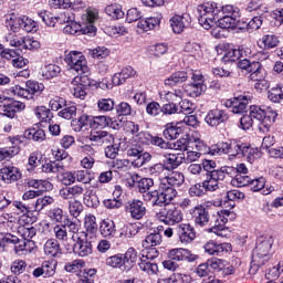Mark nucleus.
I'll return each instance as SVG.
<instances>
[{
  "label": "nucleus",
  "mask_w": 283,
  "mask_h": 283,
  "mask_svg": "<svg viewBox=\"0 0 283 283\" xmlns=\"http://www.w3.org/2000/svg\"><path fill=\"white\" fill-rule=\"evenodd\" d=\"M277 118L275 111H264L260 106H251L249 115H243L240 119L241 129H251L258 125L260 132H269Z\"/></svg>",
  "instance_id": "obj_1"
},
{
  "label": "nucleus",
  "mask_w": 283,
  "mask_h": 283,
  "mask_svg": "<svg viewBox=\"0 0 283 283\" xmlns=\"http://www.w3.org/2000/svg\"><path fill=\"white\" fill-rule=\"evenodd\" d=\"M216 206L211 207L209 203L199 205L190 209V216L195 220L197 227H213L216 218H213Z\"/></svg>",
  "instance_id": "obj_2"
},
{
  "label": "nucleus",
  "mask_w": 283,
  "mask_h": 283,
  "mask_svg": "<svg viewBox=\"0 0 283 283\" xmlns=\"http://www.w3.org/2000/svg\"><path fill=\"white\" fill-rule=\"evenodd\" d=\"M197 17L199 24L205 28V30L213 28L218 19V4L209 2L199 4L197 7Z\"/></svg>",
  "instance_id": "obj_3"
},
{
  "label": "nucleus",
  "mask_w": 283,
  "mask_h": 283,
  "mask_svg": "<svg viewBox=\"0 0 283 283\" xmlns=\"http://www.w3.org/2000/svg\"><path fill=\"white\" fill-rule=\"evenodd\" d=\"M242 145L243 143L238 140L221 142L208 148V154H210L211 156H216V154L222 156L223 154H226L228 156H231L232 158H240Z\"/></svg>",
  "instance_id": "obj_4"
},
{
  "label": "nucleus",
  "mask_w": 283,
  "mask_h": 283,
  "mask_svg": "<svg viewBox=\"0 0 283 283\" xmlns=\"http://www.w3.org/2000/svg\"><path fill=\"white\" fill-rule=\"evenodd\" d=\"M7 28H10L12 32H19V30H23L24 32H36L39 30V25L36 22L29 17H17L14 14H10L7 18Z\"/></svg>",
  "instance_id": "obj_5"
},
{
  "label": "nucleus",
  "mask_w": 283,
  "mask_h": 283,
  "mask_svg": "<svg viewBox=\"0 0 283 283\" xmlns=\"http://www.w3.org/2000/svg\"><path fill=\"white\" fill-rule=\"evenodd\" d=\"M70 70H73L78 76H90V66H87V60L78 51H72L65 59Z\"/></svg>",
  "instance_id": "obj_6"
},
{
  "label": "nucleus",
  "mask_w": 283,
  "mask_h": 283,
  "mask_svg": "<svg viewBox=\"0 0 283 283\" xmlns=\"http://www.w3.org/2000/svg\"><path fill=\"white\" fill-rule=\"evenodd\" d=\"M201 167L206 171V180H210L216 185H220V182L227 178V167L216 169L217 164L214 160L203 159Z\"/></svg>",
  "instance_id": "obj_7"
},
{
  "label": "nucleus",
  "mask_w": 283,
  "mask_h": 283,
  "mask_svg": "<svg viewBox=\"0 0 283 283\" xmlns=\"http://www.w3.org/2000/svg\"><path fill=\"white\" fill-rule=\"evenodd\" d=\"M273 247V237H259L256 239V247L253 250L252 260L256 262L259 266L264 264V261H260L261 258H266L269 251Z\"/></svg>",
  "instance_id": "obj_8"
},
{
  "label": "nucleus",
  "mask_w": 283,
  "mask_h": 283,
  "mask_svg": "<svg viewBox=\"0 0 283 283\" xmlns=\"http://www.w3.org/2000/svg\"><path fill=\"white\" fill-rule=\"evenodd\" d=\"M253 101V94L243 93L237 97H232L226 102V107L232 109V114H244L249 103Z\"/></svg>",
  "instance_id": "obj_9"
},
{
  "label": "nucleus",
  "mask_w": 283,
  "mask_h": 283,
  "mask_svg": "<svg viewBox=\"0 0 283 283\" xmlns=\"http://www.w3.org/2000/svg\"><path fill=\"white\" fill-rule=\"evenodd\" d=\"M187 250L186 249H174L168 253V259L163 261V266L167 271H178V262H185L187 260Z\"/></svg>",
  "instance_id": "obj_10"
},
{
  "label": "nucleus",
  "mask_w": 283,
  "mask_h": 283,
  "mask_svg": "<svg viewBox=\"0 0 283 283\" xmlns=\"http://www.w3.org/2000/svg\"><path fill=\"white\" fill-rule=\"evenodd\" d=\"M218 189H220V185L205 178L202 182L195 184L189 188V196H191V198H202V196L218 191Z\"/></svg>",
  "instance_id": "obj_11"
},
{
  "label": "nucleus",
  "mask_w": 283,
  "mask_h": 283,
  "mask_svg": "<svg viewBox=\"0 0 283 283\" xmlns=\"http://www.w3.org/2000/svg\"><path fill=\"white\" fill-rule=\"evenodd\" d=\"M45 90V86L43 83L34 82V81H28L27 82V88H23L19 85L13 87V94L17 96H22V98H33L34 94L39 95L41 92Z\"/></svg>",
  "instance_id": "obj_12"
},
{
  "label": "nucleus",
  "mask_w": 283,
  "mask_h": 283,
  "mask_svg": "<svg viewBox=\"0 0 283 283\" xmlns=\"http://www.w3.org/2000/svg\"><path fill=\"white\" fill-rule=\"evenodd\" d=\"M157 220L165 222V224H178L182 222V211L176 207H171L168 210L163 208L156 213Z\"/></svg>",
  "instance_id": "obj_13"
},
{
  "label": "nucleus",
  "mask_w": 283,
  "mask_h": 283,
  "mask_svg": "<svg viewBox=\"0 0 283 283\" xmlns=\"http://www.w3.org/2000/svg\"><path fill=\"white\" fill-rule=\"evenodd\" d=\"M126 212L129 213L133 220H143L147 213V208L142 200L133 199L126 202Z\"/></svg>",
  "instance_id": "obj_14"
},
{
  "label": "nucleus",
  "mask_w": 283,
  "mask_h": 283,
  "mask_svg": "<svg viewBox=\"0 0 283 283\" xmlns=\"http://www.w3.org/2000/svg\"><path fill=\"white\" fill-rule=\"evenodd\" d=\"M229 216H231V211L223 210L218 212L214 210V222L212 227L209 229L210 233H216L217 235H222V231H224L227 222H229Z\"/></svg>",
  "instance_id": "obj_15"
},
{
  "label": "nucleus",
  "mask_w": 283,
  "mask_h": 283,
  "mask_svg": "<svg viewBox=\"0 0 283 283\" xmlns=\"http://www.w3.org/2000/svg\"><path fill=\"white\" fill-rule=\"evenodd\" d=\"M126 154L129 158H137V167H143V165L151 160V154L145 151L140 145H132Z\"/></svg>",
  "instance_id": "obj_16"
},
{
  "label": "nucleus",
  "mask_w": 283,
  "mask_h": 283,
  "mask_svg": "<svg viewBox=\"0 0 283 283\" xmlns=\"http://www.w3.org/2000/svg\"><path fill=\"white\" fill-rule=\"evenodd\" d=\"M72 240L76 241L73 245V253L80 258H87L92 255V242L87 239H82L81 237L73 234Z\"/></svg>",
  "instance_id": "obj_17"
},
{
  "label": "nucleus",
  "mask_w": 283,
  "mask_h": 283,
  "mask_svg": "<svg viewBox=\"0 0 283 283\" xmlns=\"http://www.w3.org/2000/svg\"><path fill=\"white\" fill-rule=\"evenodd\" d=\"M175 232L184 244H189L196 240V230L189 223L177 226Z\"/></svg>",
  "instance_id": "obj_18"
},
{
  "label": "nucleus",
  "mask_w": 283,
  "mask_h": 283,
  "mask_svg": "<svg viewBox=\"0 0 283 283\" xmlns=\"http://www.w3.org/2000/svg\"><path fill=\"white\" fill-rule=\"evenodd\" d=\"M170 25L175 34H182L185 29L191 28V15L189 13L175 15L170 19Z\"/></svg>",
  "instance_id": "obj_19"
},
{
  "label": "nucleus",
  "mask_w": 283,
  "mask_h": 283,
  "mask_svg": "<svg viewBox=\"0 0 283 283\" xmlns=\"http://www.w3.org/2000/svg\"><path fill=\"white\" fill-rule=\"evenodd\" d=\"M229 120V114H227L226 111L214 108L208 112L205 122L207 125H210V127H218L220 123H227Z\"/></svg>",
  "instance_id": "obj_20"
},
{
  "label": "nucleus",
  "mask_w": 283,
  "mask_h": 283,
  "mask_svg": "<svg viewBox=\"0 0 283 283\" xmlns=\"http://www.w3.org/2000/svg\"><path fill=\"white\" fill-rule=\"evenodd\" d=\"M84 193L85 187L81 185L66 186L59 191V196L62 200H74L81 198Z\"/></svg>",
  "instance_id": "obj_21"
},
{
  "label": "nucleus",
  "mask_w": 283,
  "mask_h": 283,
  "mask_svg": "<svg viewBox=\"0 0 283 283\" xmlns=\"http://www.w3.org/2000/svg\"><path fill=\"white\" fill-rule=\"evenodd\" d=\"M159 193H160V200L161 205H169L171 200L178 196V191L174 186H170L169 184H166L165 181L161 180L159 185Z\"/></svg>",
  "instance_id": "obj_22"
},
{
  "label": "nucleus",
  "mask_w": 283,
  "mask_h": 283,
  "mask_svg": "<svg viewBox=\"0 0 283 283\" xmlns=\"http://www.w3.org/2000/svg\"><path fill=\"white\" fill-rule=\"evenodd\" d=\"M139 139L144 145H155V147H159V149H167L169 147V142H165L163 137L153 136L148 132L140 133Z\"/></svg>",
  "instance_id": "obj_23"
},
{
  "label": "nucleus",
  "mask_w": 283,
  "mask_h": 283,
  "mask_svg": "<svg viewBox=\"0 0 283 283\" xmlns=\"http://www.w3.org/2000/svg\"><path fill=\"white\" fill-rule=\"evenodd\" d=\"M214 25H218L222 30H242L244 28L240 25V20L224 15H218Z\"/></svg>",
  "instance_id": "obj_24"
},
{
  "label": "nucleus",
  "mask_w": 283,
  "mask_h": 283,
  "mask_svg": "<svg viewBox=\"0 0 283 283\" xmlns=\"http://www.w3.org/2000/svg\"><path fill=\"white\" fill-rule=\"evenodd\" d=\"M0 177L3 182L9 185L10 182H17V180H20L21 171L14 166H6L0 169Z\"/></svg>",
  "instance_id": "obj_25"
},
{
  "label": "nucleus",
  "mask_w": 283,
  "mask_h": 283,
  "mask_svg": "<svg viewBox=\"0 0 283 283\" xmlns=\"http://www.w3.org/2000/svg\"><path fill=\"white\" fill-rule=\"evenodd\" d=\"M134 76H136V70L132 66H125L120 72L113 75L112 81L114 85H123L128 78H134Z\"/></svg>",
  "instance_id": "obj_26"
},
{
  "label": "nucleus",
  "mask_w": 283,
  "mask_h": 283,
  "mask_svg": "<svg viewBox=\"0 0 283 283\" xmlns=\"http://www.w3.org/2000/svg\"><path fill=\"white\" fill-rule=\"evenodd\" d=\"M90 140L95 145H111L114 143V135L105 130H95L91 133Z\"/></svg>",
  "instance_id": "obj_27"
},
{
  "label": "nucleus",
  "mask_w": 283,
  "mask_h": 283,
  "mask_svg": "<svg viewBox=\"0 0 283 283\" xmlns=\"http://www.w3.org/2000/svg\"><path fill=\"white\" fill-rule=\"evenodd\" d=\"M189 74H191L189 73V70L177 71L165 80V85H167L168 87H175V85H180V83H185L187 78H189Z\"/></svg>",
  "instance_id": "obj_28"
},
{
  "label": "nucleus",
  "mask_w": 283,
  "mask_h": 283,
  "mask_svg": "<svg viewBox=\"0 0 283 283\" xmlns=\"http://www.w3.org/2000/svg\"><path fill=\"white\" fill-rule=\"evenodd\" d=\"M258 45L262 50H273L280 45V38L273 33L265 34L258 41Z\"/></svg>",
  "instance_id": "obj_29"
},
{
  "label": "nucleus",
  "mask_w": 283,
  "mask_h": 283,
  "mask_svg": "<svg viewBox=\"0 0 283 283\" xmlns=\"http://www.w3.org/2000/svg\"><path fill=\"white\" fill-rule=\"evenodd\" d=\"M266 185V179L264 177H260L256 179H251L250 181V189L251 191H262L263 196H269V193H272L275 191V188L273 186H270L269 188H264Z\"/></svg>",
  "instance_id": "obj_30"
},
{
  "label": "nucleus",
  "mask_w": 283,
  "mask_h": 283,
  "mask_svg": "<svg viewBox=\"0 0 283 283\" xmlns=\"http://www.w3.org/2000/svg\"><path fill=\"white\" fill-rule=\"evenodd\" d=\"M99 233L102 238H114L116 235V223L112 219H104L99 223Z\"/></svg>",
  "instance_id": "obj_31"
},
{
  "label": "nucleus",
  "mask_w": 283,
  "mask_h": 283,
  "mask_svg": "<svg viewBox=\"0 0 283 283\" xmlns=\"http://www.w3.org/2000/svg\"><path fill=\"white\" fill-rule=\"evenodd\" d=\"M44 253L45 255H48L49 258H59V255H61V244L59 243V241L56 239H49L45 243H44Z\"/></svg>",
  "instance_id": "obj_32"
},
{
  "label": "nucleus",
  "mask_w": 283,
  "mask_h": 283,
  "mask_svg": "<svg viewBox=\"0 0 283 283\" xmlns=\"http://www.w3.org/2000/svg\"><path fill=\"white\" fill-rule=\"evenodd\" d=\"M239 158H247L248 163L253 164V161L260 158V149L251 147L243 143V145L241 146V154L239 155Z\"/></svg>",
  "instance_id": "obj_33"
},
{
  "label": "nucleus",
  "mask_w": 283,
  "mask_h": 283,
  "mask_svg": "<svg viewBox=\"0 0 283 283\" xmlns=\"http://www.w3.org/2000/svg\"><path fill=\"white\" fill-rule=\"evenodd\" d=\"M228 243H217L216 241H208L203 245V249L209 255H220V253H224V251H228Z\"/></svg>",
  "instance_id": "obj_34"
},
{
  "label": "nucleus",
  "mask_w": 283,
  "mask_h": 283,
  "mask_svg": "<svg viewBox=\"0 0 283 283\" xmlns=\"http://www.w3.org/2000/svg\"><path fill=\"white\" fill-rule=\"evenodd\" d=\"M78 78L80 81V85H77L74 88V96L75 98H81L82 101L85 98V96H87V92H85V87H90V85H92V82H90V77H87V75H82L80 77H75Z\"/></svg>",
  "instance_id": "obj_35"
},
{
  "label": "nucleus",
  "mask_w": 283,
  "mask_h": 283,
  "mask_svg": "<svg viewBox=\"0 0 283 283\" xmlns=\"http://www.w3.org/2000/svg\"><path fill=\"white\" fill-rule=\"evenodd\" d=\"M106 265L112 266V269H120V271H129L132 265H125L123 254H115L106 259Z\"/></svg>",
  "instance_id": "obj_36"
},
{
  "label": "nucleus",
  "mask_w": 283,
  "mask_h": 283,
  "mask_svg": "<svg viewBox=\"0 0 283 283\" xmlns=\"http://www.w3.org/2000/svg\"><path fill=\"white\" fill-rule=\"evenodd\" d=\"M184 160L182 155H168L166 159L163 161L164 167L166 168V171L171 172L174 169H178L180 167L181 163Z\"/></svg>",
  "instance_id": "obj_37"
},
{
  "label": "nucleus",
  "mask_w": 283,
  "mask_h": 283,
  "mask_svg": "<svg viewBox=\"0 0 283 283\" xmlns=\"http://www.w3.org/2000/svg\"><path fill=\"white\" fill-rule=\"evenodd\" d=\"M248 73L250 74L251 81H264V70L260 62H250Z\"/></svg>",
  "instance_id": "obj_38"
},
{
  "label": "nucleus",
  "mask_w": 283,
  "mask_h": 283,
  "mask_svg": "<svg viewBox=\"0 0 283 283\" xmlns=\"http://www.w3.org/2000/svg\"><path fill=\"white\" fill-rule=\"evenodd\" d=\"M218 17H229L230 19H235L240 21V9L231 4L223 6L218 8Z\"/></svg>",
  "instance_id": "obj_39"
},
{
  "label": "nucleus",
  "mask_w": 283,
  "mask_h": 283,
  "mask_svg": "<svg viewBox=\"0 0 283 283\" xmlns=\"http://www.w3.org/2000/svg\"><path fill=\"white\" fill-rule=\"evenodd\" d=\"M163 134H164V138H166V140H176V138H178V136H180V134H182V128L178 127L174 123H168L165 125V129H164Z\"/></svg>",
  "instance_id": "obj_40"
},
{
  "label": "nucleus",
  "mask_w": 283,
  "mask_h": 283,
  "mask_svg": "<svg viewBox=\"0 0 283 283\" xmlns=\"http://www.w3.org/2000/svg\"><path fill=\"white\" fill-rule=\"evenodd\" d=\"M161 181L170 185V187H180L185 185V175L180 171H172L170 175H166V178Z\"/></svg>",
  "instance_id": "obj_41"
},
{
  "label": "nucleus",
  "mask_w": 283,
  "mask_h": 283,
  "mask_svg": "<svg viewBox=\"0 0 283 283\" xmlns=\"http://www.w3.org/2000/svg\"><path fill=\"white\" fill-rule=\"evenodd\" d=\"M191 145V139H189V135H186L184 138H179L175 143H168L167 149H175L176 151H188Z\"/></svg>",
  "instance_id": "obj_42"
},
{
  "label": "nucleus",
  "mask_w": 283,
  "mask_h": 283,
  "mask_svg": "<svg viewBox=\"0 0 283 283\" xmlns=\"http://www.w3.org/2000/svg\"><path fill=\"white\" fill-rule=\"evenodd\" d=\"M143 198L145 202H150L153 207H163V199H160V188L145 192Z\"/></svg>",
  "instance_id": "obj_43"
},
{
  "label": "nucleus",
  "mask_w": 283,
  "mask_h": 283,
  "mask_svg": "<svg viewBox=\"0 0 283 283\" xmlns=\"http://www.w3.org/2000/svg\"><path fill=\"white\" fill-rule=\"evenodd\" d=\"M57 115L61 118H65V120H72L76 116V105L72 104V102H65Z\"/></svg>",
  "instance_id": "obj_44"
},
{
  "label": "nucleus",
  "mask_w": 283,
  "mask_h": 283,
  "mask_svg": "<svg viewBox=\"0 0 283 283\" xmlns=\"http://www.w3.org/2000/svg\"><path fill=\"white\" fill-rule=\"evenodd\" d=\"M157 25H160V20L158 18H147L139 20L137 23V28L144 32H149V30H154Z\"/></svg>",
  "instance_id": "obj_45"
},
{
  "label": "nucleus",
  "mask_w": 283,
  "mask_h": 283,
  "mask_svg": "<svg viewBox=\"0 0 283 283\" xmlns=\"http://www.w3.org/2000/svg\"><path fill=\"white\" fill-rule=\"evenodd\" d=\"M24 138H28V140H34L35 143H42L45 138V130L41 128H30L24 132Z\"/></svg>",
  "instance_id": "obj_46"
},
{
  "label": "nucleus",
  "mask_w": 283,
  "mask_h": 283,
  "mask_svg": "<svg viewBox=\"0 0 283 283\" xmlns=\"http://www.w3.org/2000/svg\"><path fill=\"white\" fill-rule=\"evenodd\" d=\"M163 242V235L159 232H153L148 234L143 241L144 249H149V247H158Z\"/></svg>",
  "instance_id": "obj_47"
},
{
  "label": "nucleus",
  "mask_w": 283,
  "mask_h": 283,
  "mask_svg": "<svg viewBox=\"0 0 283 283\" xmlns=\"http://www.w3.org/2000/svg\"><path fill=\"white\" fill-rule=\"evenodd\" d=\"M148 171L153 176V178H163V180H165V178H167V174H169L167 168L165 167V164L163 163L153 165L148 168Z\"/></svg>",
  "instance_id": "obj_48"
},
{
  "label": "nucleus",
  "mask_w": 283,
  "mask_h": 283,
  "mask_svg": "<svg viewBox=\"0 0 283 283\" xmlns=\"http://www.w3.org/2000/svg\"><path fill=\"white\" fill-rule=\"evenodd\" d=\"M138 266L140 271H144L148 275H156V273H158V264L156 262H151L146 259H140Z\"/></svg>",
  "instance_id": "obj_49"
},
{
  "label": "nucleus",
  "mask_w": 283,
  "mask_h": 283,
  "mask_svg": "<svg viewBox=\"0 0 283 283\" xmlns=\"http://www.w3.org/2000/svg\"><path fill=\"white\" fill-rule=\"evenodd\" d=\"M65 169L61 161H49L42 165V171L44 174H61Z\"/></svg>",
  "instance_id": "obj_50"
},
{
  "label": "nucleus",
  "mask_w": 283,
  "mask_h": 283,
  "mask_svg": "<svg viewBox=\"0 0 283 283\" xmlns=\"http://www.w3.org/2000/svg\"><path fill=\"white\" fill-rule=\"evenodd\" d=\"M105 12L108 17L117 21L118 19H123L125 17V11L118 4H109L105 8Z\"/></svg>",
  "instance_id": "obj_51"
},
{
  "label": "nucleus",
  "mask_w": 283,
  "mask_h": 283,
  "mask_svg": "<svg viewBox=\"0 0 283 283\" xmlns=\"http://www.w3.org/2000/svg\"><path fill=\"white\" fill-rule=\"evenodd\" d=\"M21 218L12 213H2L0 216V224H6L8 229H14V227H17V222H21Z\"/></svg>",
  "instance_id": "obj_52"
},
{
  "label": "nucleus",
  "mask_w": 283,
  "mask_h": 283,
  "mask_svg": "<svg viewBox=\"0 0 283 283\" xmlns=\"http://www.w3.org/2000/svg\"><path fill=\"white\" fill-rule=\"evenodd\" d=\"M116 107V102L112 98H99L97 101V108L98 112L102 114H105L107 112H113V109Z\"/></svg>",
  "instance_id": "obj_53"
},
{
  "label": "nucleus",
  "mask_w": 283,
  "mask_h": 283,
  "mask_svg": "<svg viewBox=\"0 0 283 283\" xmlns=\"http://www.w3.org/2000/svg\"><path fill=\"white\" fill-rule=\"evenodd\" d=\"M109 116L101 115L92 117L91 127L93 129H105V127L109 126Z\"/></svg>",
  "instance_id": "obj_54"
},
{
  "label": "nucleus",
  "mask_w": 283,
  "mask_h": 283,
  "mask_svg": "<svg viewBox=\"0 0 283 283\" xmlns=\"http://www.w3.org/2000/svg\"><path fill=\"white\" fill-rule=\"evenodd\" d=\"M59 74H61V66L56 64H48L42 72L43 78L46 80L56 78Z\"/></svg>",
  "instance_id": "obj_55"
},
{
  "label": "nucleus",
  "mask_w": 283,
  "mask_h": 283,
  "mask_svg": "<svg viewBox=\"0 0 283 283\" xmlns=\"http://www.w3.org/2000/svg\"><path fill=\"white\" fill-rule=\"evenodd\" d=\"M207 263L212 275L214 273H218L220 275V272L222 271V269H224V260L222 259L211 258L207 260Z\"/></svg>",
  "instance_id": "obj_56"
},
{
  "label": "nucleus",
  "mask_w": 283,
  "mask_h": 283,
  "mask_svg": "<svg viewBox=\"0 0 283 283\" xmlns=\"http://www.w3.org/2000/svg\"><path fill=\"white\" fill-rule=\"evenodd\" d=\"M35 116L41 123H50L52 120V112L45 106H39L35 108Z\"/></svg>",
  "instance_id": "obj_57"
},
{
  "label": "nucleus",
  "mask_w": 283,
  "mask_h": 283,
  "mask_svg": "<svg viewBox=\"0 0 283 283\" xmlns=\"http://www.w3.org/2000/svg\"><path fill=\"white\" fill-rule=\"evenodd\" d=\"M50 205H54V198L50 196H44L39 197L33 203V207L35 211H43V209H45V207H50Z\"/></svg>",
  "instance_id": "obj_58"
},
{
  "label": "nucleus",
  "mask_w": 283,
  "mask_h": 283,
  "mask_svg": "<svg viewBox=\"0 0 283 283\" xmlns=\"http://www.w3.org/2000/svg\"><path fill=\"white\" fill-rule=\"evenodd\" d=\"M19 242V238L10 233H0V251H4L6 244H15Z\"/></svg>",
  "instance_id": "obj_59"
},
{
  "label": "nucleus",
  "mask_w": 283,
  "mask_h": 283,
  "mask_svg": "<svg viewBox=\"0 0 283 283\" xmlns=\"http://www.w3.org/2000/svg\"><path fill=\"white\" fill-rule=\"evenodd\" d=\"M84 227L87 233H96L98 231V224L96 223V217L94 214H87L84 218Z\"/></svg>",
  "instance_id": "obj_60"
},
{
  "label": "nucleus",
  "mask_w": 283,
  "mask_h": 283,
  "mask_svg": "<svg viewBox=\"0 0 283 283\" xmlns=\"http://www.w3.org/2000/svg\"><path fill=\"white\" fill-rule=\"evenodd\" d=\"M39 17L40 19H42V22L45 23L49 28H54V25L59 23V18L54 17V14L49 11H41L39 13Z\"/></svg>",
  "instance_id": "obj_61"
},
{
  "label": "nucleus",
  "mask_w": 283,
  "mask_h": 283,
  "mask_svg": "<svg viewBox=\"0 0 283 283\" xmlns=\"http://www.w3.org/2000/svg\"><path fill=\"white\" fill-rule=\"evenodd\" d=\"M268 98L272 103H280L283 99L282 85H276L268 92Z\"/></svg>",
  "instance_id": "obj_62"
},
{
  "label": "nucleus",
  "mask_w": 283,
  "mask_h": 283,
  "mask_svg": "<svg viewBox=\"0 0 283 283\" xmlns=\"http://www.w3.org/2000/svg\"><path fill=\"white\" fill-rule=\"evenodd\" d=\"M138 233V227L136 224H125L122 227L119 237L120 238H134Z\"/></svg>",
  "instance_id": "obj_63"
},
{
  "label": "nucleus",
  "mask_w": 283,
  "mask_h": 283,
  "mask_svg": "<svg viewBox=\"0 0 283 283\" xmlns=\"http://www.w3.org/2000/svg\"><path fill=\"white\" fill-rule=\"evenodd\" d=\"M69 213L73 218H78L83 213V203L78 200H73L69 202Z\"/></svg>",
  "instance_id": "obj_64"
}]
</instances>
